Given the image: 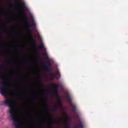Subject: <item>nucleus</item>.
Masks as SVG:
<instances>
[{
    "mask_svg": "<svg viewBox=\"0 0 128 128\" xmlns=\"http://www.w3.org/2000/svg\"><path fill=\"white\" fill-rule=\"evenodd\" d=\"M52 122H50L48 123V126H47V128H52Z\"/></svg>",
    "mask_w": 128,
    "mask_h": 128,
    "instance_id": "f3484780",
    "label": "nucleus"
},
{
    "mask_svg": "<svg viewBox=\"0 0 128 128\" xmlns=\"http://www.w3.org/2000/svg\"><path fill=\"white\" fill-rule=\"evenodd\" d=\"M1 82L2 86L0 88V94L4 96V98H6L8 96V92H10V84L8 82H4V75H2V80Z\"/></svg>",
    "mask_w": 128,
    "mask_h": 128,
    "instance_id": "7ed1b4c3",
    "label": "nucleus"
},
{
    "mask_svg": "<svg viewBox=\"0 0 128 128\" xmlns=\"http://www.w3.org/2000/svg\"><path fill=\"white\" fill-rule=\"evenodd\" d=\"M14 20V19H10L8 20V22H10V24H12V22Z\"/></svg>",
    "mask_w": 128,
    "mask_h": 128,
    "instance_id": "6ab92c4d",
    "label": "nucleus"
},
{
    "mask_svg": "<svg viewBox=\"0 0 128 128\" xmlns=\"http://www.w3.org/2000/svg\"><path fill=\"white\" fill-rule=\"evenodd\" d=\"M26 64H28V61H26Z\"/></svg>",
    "mask_w": 128,
    "mask_h": 128,
    "instance_id": "2f4dec72",
    "label": "nucleus"
},
{
    "mask_svg": "<svg viewBox=\"0 0 128 128\" xmlns=\"http://www.w3.org/2000/svg\"><path fill=\"white\" fill-rule=\"evenodd\" d=\"M37 50H44V44L42 42V40L41 38V43L40 47H36Z\"/></svg>",
    "mask_w": 128,
    "mask_h": 128,
    "instance_id": "423d86ee",
    "label": "nucleus"
},
{
    "mask_svg": "<svg viewBox=\"0 0 128 128\" xmlns=\"http://www.w3.org/2000/svg\"><path fill=\"white\" fill-rule=\"evenodd\" d=\"M0 79L2 80V74L0 73Z\"/></svg>",
    "mask_w": 128,
    "mask_h": 128,
    "instance_id": "b1692460",
    "label": "nucleus"
},
{
    "mask_svg": "<svg viewBox=\"0 0 128 128\" xmlns=\"http://www.w3.org/2000/svg\"><path fill=\"white\" fill-rule=\"evenodd\" d=\"M56 74H58V75H59V76H60V71H58V72H56Z\"/></svg>",
    "mask_w": 128,
    "mask_h": 128,
    "instance_id": "393cba45",
    "label": "nucleus"
},
{
    "mask_svg": "<svg viewBox=\"0 0 128 128\" xmlns=\"http://www.w3.org/2000/svg\"><path fill=\"white\" fill-rule=\"evenodd\" d=\"M42 60H44V58H42Z\"/></svg>",
    "mask_w": 128,
    "mask_h": 128,
    "instance_id": "473e14b6",
    "label": "nucleus"
},
{
    "mask_svg": "<svg viewBox=\"0 0 128 128\" xmlns=\"http://www.w3.org/2000/svg\"><path fill=\"white\" fill-rule=\"evenodd\" d=\"M30 40L32 42V44H34V46L36 48V40H34V37H32L31 38Z\"/></svg>",
    "mask_w": 128,
    "mask_h": 128,
    "instance_id": "1a4fd4ad",
    "label": "nucleus"
},
{
    "mask_svg": "<svg viewBox=\"0 0 128 128\" xmlns=\"http://www.w3.org/2000/svg\"><path fill=\"white\" fill-rule=\"evenodd\" d=\"M36 80L39 82H42V80H40V78L37 79Z\"/></svg>",
    "mask_w": 128,
    "mask_h": 128,
    "instance_id": "5701e85b",
    "label": "nucleus"
},
{
    "mask_svg": "<svg viewBox=\"0 0 128 128\" xmlns=\"http://www.w3.org/2000/svg\"><path fill=\"white\" fill-rule=\"evenodd\" d=\"M58 84H54V88L55 90H58Z\"/></svg>",
    "mask_w": 128,
    "mask_h": 128,
    "instance_id": "2eb2a0df",
    "label": "nucleus"
},
{
    "mask_svg": "<svg viewBox=\"0 0 128 128\" xmlns=\"http://www.w3.org/2000/svg\"><path fill=\"white\" fill-rule=\"evenodd\" d=\"M54 124H62V120H60L58 121H54Z\"/></svg>",
    "mask_w": 128,
    "mask_h": 128,
    "instance_id": "9d476101",
    "label": "nucleus"
},
{
    "mask_svg": "<svg viewBox=\"0 0 128 128\" xmlns=\"http://www.w3.org/2000/svg\"><path fill=\"white\" fill-rule=\"evenodd\" d=\"M58 107L56 106V105H55L54 106V108H53V111L54 112H56L58 110Z\"/></svg>",
    "mask_w": 128,
    "mask_h": 128,
    "instance_id": "4468645a",
    "label": "nucleus"
},
{
    "mask_svg": "<svg viewBox=\"0 0 128 128\" xmlns=\"http://www.w3.org/2000/svg\"><path fill=\"white\" fill-rule=\"evenodd\" d=\"M45 108L46 110L48 112V114H50V109H48V102H46V104L45 105Z\"/></svg>",
    "mask_w": 128,
    "mask_h": 128,
    "instance_id": "f8f14e48",
    "label": "nucleus"
},
{
    "mask_svg": "<svg viewBox=\"0 0 128 128\" xmlns=\"http://www.w3.org/2000/svg\"><path fill=\"white\" fill-rule=\"evenodd\" d=\"M78 128H84V125L82 124H80L78 125Z\"/></svg>",
    "mask_w": 128,
    "mask_h": 128,
    "instance_id": "4be33fe9",
    "label": "nucleus"
},
{
    "mask_svg": "<svg viewBox=\"0 0 128 128\" xmlns=\"http://www.w3.org/2000/svg\"><path fill=\"white\" fill-rule=\"evenodd\" d=\"M50 78H51V80H54V75L52 76L50 74Z\"/></svg>",
    "mask_w": 128,
    "mask_h": 128,
    "instance_id": "a211bd4d",
    "label": "nucleus"
},
{
    "mask_svg": "<svg viewBox=\"0 0 128 128\" xmlns=\"http://www.w3.org/2000/svg\"><path fill=\"white\" fill-rule=\"evenodd\" d=\"M66 98L68 101V102H69L70 106L73 108V112H76V106H74V104H72V98H70V95H68L66 96Z\"/></svg>",
    "mask_w": 128,
    "mask_h": 128,
    "instance_id": "20e7f679",
    "label": "nucleus"
},
{
    "mask_svg": "<svg viewBox=\"0 0 128 128\" xmlns=\"http://www.w3.org/2000/svg\"><path fill=\"white\" fill-rule=\"evenodd\" d=\"M4 104H6V106L10 108L9 114H10V116L12 118V120L16 124H19L20 120L16 118V116L15 114L16 104L12 102V100L7 98L4 101L0 102V106H4Z\"/></svg>",
    "mask_w": 128,
    "mask_h": 128,
    "instance_id": "f257e3e1",
    "label": "nucleus"
},
{
    "mask_svg": "<svg viewBox=\"0 0 128 128\" xmlns=\"http://www.w3.org/2000/svg\"><path fill=\"white\" fill-rule=\"evenodd\" d=\"M4 70V66H0V70Z\"/></svg>",
    "mask_w": 128,
    "mask_h": 128,
    "instance_id": "412c9836",
    "label": "nucleus"
},
{
    "mask_svg": "<svg viewBox=\"0 0 128 128\" xmlns=\"http://www.w3.org/2000/svg\"><path fill=\"white\" fill-rule=\"evenodd\" d=\"M22 96H26V95L22 94Z\"/></svg>",
    "mask_w": 128,
    "mask_h": 128,
    "instance_id": "c85d7f7f",
    "label": "nucleus"
},
{
    "mask_svg": "<svg viewBox=\"0 0 128 128\" xmlns=\"http://www.w3.org/2000/svg\"><path fill=\"white\" fill-rule=\"evenodd\" d=\"M16 10H24V7H22V6H17L16 7Z\"/></svg>",
    "mask_w": 128,
    "mask_h": 128,
    "instance_id": "dca6fc26",
    "label": "nucleus"
},
{
    "mask_svg": "<svg viewBox=\"0 0 128 128\" xmlns=\"http://www.w3.org/2000/svg\"><path fill=\"white\" fill-rule=\"evenodd\" d=\"M11 80H12V82H14V80H16V79L14 78V76H11Z\"/></svg>",
    "mask_w": 128,
    "mask_h": 128,
    "instance_id": "aec40b11",
    "label": "nucleus"
},
{
    "mask_svg": "<svg viewBox=\"0 0 128 128\" xmlns=\"http://www.w3.org/2000/svg\"><path fill=\"white\" fill-rule=\"evenodd\" d=\"M53 95L55 96H58V90H55V92H53Z\"/></svg>",
    "mask_w": 128,
    "mask_h": 128,
    "instance_id": "ddd939ff",
    "label": "nucleus"
},
{
    "mask_svg": "<svg viewBox=\"0 0 128 128\" xmlns=\"http://www.w3.org/2000/svg\"><path fill=\"white\" fill-rule=\"evenodd\" d=\"M29 34H32V33H29Z\"/></svg>",
    "mask_w": 128,
    "mask_h": 128,
    "instance_id": "c9c22d12",
    "label": "nucleus"
},
{
    "mask_svg": "<svg viewBox=\"0 0 128 128\" xmlns=\"http://www.w3.org/2000/svg\"><path fill=\"white\" fill-rule=\"evenodd\" d=\"M47 62L48 64V68H52V63H50V59L48 58V57L47 58Z\"/></svg>",
    "mask_w": 128,
    "mask_h": 128,
    "instance_id": "9b49d317",
    "label": "nucleus"
},
{
    "mask_svg": "<svg viewBox=\"0 0 128 128\" xmlns=\"http://www.w3.org/2000/svg\"><path fill=\"white\" fill-rule=\"evenodd\" d=\"M4 48V46H0V48Z\"/></svg>",
    "mask_w": 128,
    "mask_h": 128,
    "instance_id": "cd10ccee",
    "label": "nucleus"
},
{
    "mask_svg": "<svg viewBox=\"0 0 128 128\" xmlns=\"http://www.w3.org/2000/svg\"><path fill=\"white\" fill-rule=\"evenodd\" d=\"M9 62V61H8V62Z\"/></svg>",
    "mask_w": 128,
    "mask_h": 128,
    "instance_id": "72a5a7b5",
    "label": "nucleus"
},
{
    "mask_svg": "<svg viewBox=\"0 0 128 128\" xmlns=\"http://www.w3.org/2000/svg\"><path fill=\"white\" fill-rule=\"evenodd\" d=\"M15 2L16 4H18V0H15Z\"/></svg>",
    "mask_w": 128,
    "mask_h": 128,
    "instance_id": "a878e982",
    "label": "nucleus"
},
{
    "mask_svg": "<svg viewBox=\"0 0 128 128\" xmlns=\"http://www.w3.org/2000/svg\"><path fill=\"white\" fill-rule=\"evenodd\" d=\"M22 14H24V22L22 26V28L23 30H26V32H30V28L32 26H34V24L36 25L34 20H32V24H30V22L28 20V16L26 15L24 12H23Z\"/></svg>",
    "mask_w": 128,
    "mask_h": 128,
    "instance_id": "f03ea898",
    "label": "nucleus"
},
{
    "mask_svg": "<svg viewBox=\"0 0 128 128\" xmlns=\"http://www.w3.org/2000/svg\"><path fill=\"white\" fill-rule=\"evenodd\" d=\"M24 20L21 19V20Z\"/></svg>",
    "mask_w": 128,
    "mask_h": 128,
    "instance_id": "7c9ffc66",
    "label": "nucleus"
},
{
    "mask_svg": "<svg viewBox=\"0 0 128 128\" xmlns=\"http://www.w3.org/2000/svg\"><path fill=\"white\" fill-rule=\"evenodd\" d=\"M44 65L45 66L44 68V70H45V72H50L51 76H54V74L52 72V69L48 68V66L46 62H44Z\"/></svg>",
    "mask_w": 128,
    "mask_h": 128,
    "instance_id": "39448f33",
    "label": "nucleus"
},
{
    "mask_svg": "<svg viewBox=\"0 0 128 128\" xmlns=\"http://www.w3.org/2000/svg\"><path fill=\"white\" fill-rule=\"evenodd\" d=\"M62 100L60 99H59L56 104V106H57L58 108H62Z\"/></svg>",
    "mask_w": 128,
    "mask_h": 128,
    "instance_id": "6e6552de",
    "label": "nucleus"
},
{
    "mask_svg": "<svg viewBox=\"0 0 128 128\" xmlns=\"http://www.w3.org/2000/svg\"><path fill=\"white\" fill-rule=\"evenodd\" d=\"M6 23H4V24H2V26H6Z\"/></svg>",
    "mask_w": 128,
    "mask_h": 128,
    "instance_id": "bb28decb",
    "label": "nucleus"
},
{
    "mask_svg": "<svg viewBox=\"0 0 128 128\" xmlns=\"http://www.w3.org/2000/svg\"><path fill=\"white\" fill-rule=\"evenodd\" d=\"M31 86H34V84H31Z\"/></svg>",
    "mask_w": 128,
    "mask_h": 128,
    "instance_id": "c756f323",
    "label": "nucleus"
},
{
    "mask_svg": "<svg viewBox=\"0 0 128 128\" xmlns=\"http://www.w3.org/2000/svg\"><path fill=\"white\" fill-rule=\"evenodd\" d=\"M0 32H2L0 31Z\"/></svg>",
    "mask_w": 128,
    "mask_h": 128,
    "instance_id": "f704fd0d",
    "label": "nucleus"
},
{
    "mask_svg": "<svg viewBox=\"0 0 128 128\" xmlns=\"http://www.w3.org/2000/svg\"><path fill=\"white\" fill-rule=\"evenodd\" d=\"M70 120L68 119V118H66V128H68L70 126Z\"/></svg>",
    "mask_w": 128,
    "mask_h": 128,
    "instance_id": "0eeeda50",
    "label": "nucleus"
}]
</instances>
